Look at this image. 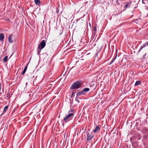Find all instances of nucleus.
Wrapping results in <instances>:
<instances>
[{
  "label": "nucleus",
  "instance_id": "obj_1",
  "mask_svg": "<svg viewBox=\"0 0 148 148\" xmlns=\"http://www.w3.org/2000/svg\"><path fill=\"white\" fill-rule=\"evenodd\" d=\"M82 83V81H80L75 82L71 85L70 89H78L81 87Z\"/></svg>",
  "mask_w": 148,
  "mask_h": 148
},
{
  "label": "nucleus",
  "instance_id": "obj_2",
  "mask_svg": "<svg viewBox=\"0 0 148 148\" xmlns=\"http://www.w3.org/2000/svg\"><path fill=\"white\" fill-rule=\"evenodd\" d=\"M74 115L73 113H71L66 115L63 119L64 123H66L71 120L73 118Z\"/></svg>",
  "mask_w": 148,
  "mask_h": 148
},
{
  "label": "nucleus",
  "instance_id": "obj_3",
  "mask_svg": "<svg viewBox=\"0 0 148 148\" xmlns=\"http://www.w3.org/2000/svg\"><path fill=\"white\" fill-rule=\"evenodd\" d=\"M46 42L45 40H43L40 43L38 46V49L41 50L45 46Z\"/></svg>",
  "mask_w": 148,
  "mask_h": 148
},
{
  "label": "nucleus",
  "instance_id": "obj_4",
  "mask_svg": "<svg viewBox=\"0 0 148 148\" xmlns=\"http://www.w3.org/2000/svg\"><path fill=\"white\" fill-rule=\"evenodd\" d=\"M86 134L87 135V141H90L93 138V136H92L91 134H89L88 132H86Z\"/></svg>",
  "mask_w": 148,
  "mask_h": 148
},
{
  "label": "nucleus",
  "instance_id": "obj_5",
  "mask_svg": "<svg viewBox=\"0 0 148 148\" xmlns=\"http://www.w3.org/2000/svg\"><path fill=\"white\" fill-rule=\"evenodd\" d=\"M131 3L132 2L131 1L125 2L124 4H125V5L124 6V8L126 9L129 8Z\"/></svg>",
  "mask_w": 148,
  "mask_h": 148
},
{
  "label": "nucleus",
  "instance_id": "obj_6",
  "mask_svg": "<svg viewBox=\"0 0 148 148\" xmlns=\"http://www.w3.org/2000/svg\"><path fill=\"white\" fill-rule=\"evenodd\" d=\"M84 93L82 90L76 94L77 97H79L82 95H84Z\"/></svg>",
  "mask_w": 148,
  "mask_h": 148
},
{
  "label": "nucleus",
  "instance_id": "obj_7",
  "mask_svg": "<svg viewBox=\"0 0 148 148\" xmlns=\"http://www.w3.org/2000/svg\"><path fill=\"white\" fill-rule=\"evenodd\" d=\"M100 127L97 126L95 129L93 130V132L94 133H97L100 130Z\"/></svg>",
  "mask_w": 148,
  "mask_h": 148
},
{
  "label": "nucleus",
  "instance_id": "obj_8",
  "mask_svg": "<svg viewBox=\"0 0 148 148\" xmlns=\"http://www.w3.org/2000/svg\"><path fill=\"white\" fill-rule=\"evenodd\" d=\"M84 92V94L85 95V93L90 90V89L89 88H86L83 89L82 90Z\"/></svg>",
  "mask_w": 148,
  "mask_h": 148
},
{
  "label": "nucleus",
  "instance_id": "obj_9",
  "mask_svg": "<svg viewBox=\"0 0 148 148\" xmlns=\"http://www.w3.org/2000/svg\"><path fill=\"white\" fill-rule=\"evenodd\" d=\"M4 38V36L3 34L1 33L0 34V40L1 41H3Z\"/></svg>",
  "mask_w": 148,
  "mask_h": 148
},
{
  "label": "nucleus",
  "instance_id": "obj_10",
  "mask_svg": "<svg viewBox=\"0 0 148 148\" xmlns=\"http://www.w3.org/2000/svg\"><path fill=\"white\" fill-rule=\"evenodd\" d=\"M148 45V42L146 43L143 46H142L140 49L138 51V52H139L140 51L142 50V49L145 46H147Z\"/></svg>",
  "mask_w": 148,
  "mask_h": 148
},
{
  "label": "nucleus",
  "instance_id": "obj_11",
  "mask_svg": "<svg viewBox=\"0 0 148 148\" xmlns=\"http://www.w3.org/2000/svg\"><path fill=\"white\" fill-rule=\"evenodd\" d=\"M27 65H28V64H27V65L25 66V68H24V69L22 73V74L23 75H24L25 74L26 71V70H27Z\"/></svg>",
  "mask_w": 148,
  "mask_h": 148
},
{
  "label": "nucleus",
  "instance_id": "obj_12",
  "mask_svg": "<svg viewBox=\"0 0 148 148\" xmlns=\"http://www.w3.org/2000/svg\"><path fill=\"white\" fill-rule=\"evenodd\" d=\"M34 2L37 5H39L40 3V0H34Z\"/></svg>",
  "mask_w": 148,
  "mask_h": 148
},
{
  "label": "nucleus",
  "instance_id": "obj_13",
  "mask_svg": "<svg viewBox=\"0 0 148 148\" xmlns=\"http://www.w3.org/2000/svg\"><path fill=\"white\" fill-rule=\"evenodd\" d=\"M8 106H5L3 109V112L4 113L6 112L8 110Z\"/></svg>",
  "mask_w": 148,
  "mask_h": 148
},
{
  "label": "nucleus",
  "instance_id": "obj_14",
  "mask_svg": "<svg viewBox=\"0 0 148 148\" xmlns=\"http://www.w3.org/2000/svg\"><path fill=\"white\" fill-rule=\"evenodd\" d=\"M141 83V82L140 81H137L136 82L135 84V86L139 85Z\"/></svg>",
  "mask_w": 148,
  "mask_h": 148
},
{
  "label": "nucleus",
  "instance_id": "obj_15",
  "mask_svg": "<svg viewBox=\"0 0 148 148\" xmlns=\"http://www.w3.org/2000/svg\"><path fill=\"white\" fill-rule=\"evenodd\" d=\"M12 36L10 35L9 36L8 39L10 43L12 42Z\"/></svg>",
  "mask_w": 148,
  "mask_h": 148
},
{
  "label": "nucleus",
  "instance_id": "obj_16",
  "mask_svg": "<svg viewBox=\"0 0 148 148\" xmlns=\"http://www.w3.org/2000/svg\"><path fill=\"white\" fill-rule=\"evenodd\" d=\"M8 59V56H6L4 57L3 59V61L4 62H5L7 61Z\"/></svg>",
  "mask_w": 148,
  "mask_h": 148
},
{
  "label": "nucleus",
  "instance_id": "obj_17",
  "mask_svg": "<svg viewBox=\"0 0 148 148\" xmlns=\"http://www.w3.org/2000/svg\"><path fill=\"white\" fill-rule=\"evenodd\" d=\"M92 30L95 32H97V27L96 26H94L92 28Z\"/></svg>",
  "mask_w": 148,
  "mask_h": 148
},
{
  "label": "nucleus",
  "instance_id": "obj_18",
  "mask_svg": "<svg viewBox=\"0 0 148 148\" xmlns=\"http://www.w3.org/2000/svg\"><path fill=\"white\" fill-rule=\"evenodd\" d=\"M78 97H77V96H76V97L75 98V100L78 103H79V101L78 99V98H79Z\"/></svg>",
  "mask_w": 148,
  "mask_h": 148
},
{
  "label": "nucleus",
  "instance_id": "obj_19",
  "mask_svg": "<svg viewBox=\"0 0 148 148\" xmlns=\"http://www.w3.org/2000/svg\"><path fill=\"white\" fill-rule=\"evenodd\" d=\"M7 97L8 98H10L11 97L10 94V92H8L7 95Z\"/></svg>",
  "mask_w": 148,
  "mask_h": 148
},
{
  "label": "nucleus",
  "instance_id": "obj_20",
  "mask_svg": "<svg viewBox=\"0 0 148 148\" xmlns=\"http://www.w3.org/2000/svg\"><path fill=\"white\" fill-rule=\"evenodd\" d=\"M116 56L115 57V58L113 59L112 61L110 63V64H111L114 61V60H115L116 59Z\"/></svg>",
  "mask_w": 148,
  "mask_h": 148
},
{
  "label": "nucleus",
  "instance_id": "obj_21",
  "mask_svg": "<svg viewBox=\"0 0 148 148\" xmlns=\"http://www.w3.org/2000/svg\"><path fill=\"white\" fill-rule=\"evenodd\" d=\"M73 109H70V110H69V112H69V113H70V112H72V113H73Z\"/></svg>",
  "mask_w": 148,
  "mask_h": 148
},
{
  "label": "nucleus",
  "instance_id": "obj_22",
  "mask_svg": "<svg viewBox=\"0 0 148 148\" xmlns=\"http://www.w3.org/2000/svg\"><path fill=\"white\" fill-rule=\"evenodd\" d=\"M137 138L138 140H140L141 139V137L140 135H138V136Z\"/></svg>",
  "mask_w": 148,
  "mask_h": 148
},
{
  "label": "nucleus",
  "instance_id": "obj_23",
  "mask_svg": "<svg viewBox=\"0 0 148 148\" xmlns=\"http://www.w3.org/2000/svg\"><path fill=\"white\" fill-rule=\"evenodd\" d=\"M138 19H136L134 20V21L136 23H138Z\"/></svg>",
  "mask_w": 148,
  "mask_h": 148
},
{
  "label": "nucleus",
  "instance_id": "obj_24",
  "mask_svg": "<svg viewBox=\"0 0 148 148\" xmlns=\"http://www.w3.org/2000/svg\"><path fill=\"white\" fill-rule=\"evenodd\" d=\"M38 50H39V51H38V55H39V53L40 52L41 50H39V49H38Z\"/></svg>",
  "mask_w": 148,
  "mask_h": 148
},
{
  "label": "nucleus",
  "instance_id": "obj_25",
  "mask_svg": "<svg viewBox=\"0 0 148 148\" xmlns=\"http://www.w3.org/2000/svg\"><path fill=\"white\" fill-rule=\"evenodd\" d=\"M74 94H75V92H73V93H72V94L71 95V97H72L73 96V95H74Z\"/></svg>",
  "mask_w": 148,
  "mask_h": 148
},
{
  "label": "nucleus",
  "instance_id": "obj_26",
  "mask_svg": "<svg viewBox=\"0 0 148 148\" xmlns=\"http://www.w3.org/2000/svg\"><path fill=\"white\" fill-rule=\"evenodd\" d=\"M97 32H94V33L93 35H94V36H95Z\"/></svg>",
  "mask_w": 148,
  "mask_h": 148
},
{
  "label": "nucleus",
  "instance_id": "obj_27",
  "mask_svg": "<svg viewBox=\"0 0 148 148\" xmlns=\"http://www.w3.org/2000/svg\"><path fill=\"white\" fill-rule=\"evenodd\" d=\"M142 2H143V3H144V4H145V2L144 1V0H142Z\"/></svg>",
  "mask_w": 148,
  "mask_h": 148
},
{
  "label": "nucleus",
  "instance_id": "obj_28",
  "mask_svg": "<svg viewBox=\"0 0 148 148\" xmlns=\"http://www.w3.org/2000/svg\"><path fill=\"white\" fill-rule=\"evenodd\" d=\"M95 36H94V35H93L92 36H93V37L92 39H93L95 37Z\"/></svg>",
  "mask_w": 148,
  "mask_h": 148
}]
</instances>
